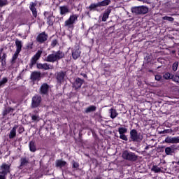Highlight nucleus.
<instances>
[{"instance_id":"f257e3e1","label":"nucleus","mask_w":179,"mask_h":179,"mask_svg":"<svg viewBox=\"0 0 179 179\" xmlns=\"http://www.w3.org/2000/svg\"><path fill=\"white\" fill-rule=\"evenodd\" d=\"M64 56L65 54L60 50L57 52L54 51L46 57L45 61L46 62H56V61H59V59L64 58Z\"/></svg>"},{"instance_id":"2f4dec72","label":"nucleus","mask_w":179,"mask_h":179,"mask_svg":"<svg viewBox=\"0 0 179 179\" xmlns=\"http://www.w3.org/2000/svg\"><path fill=\"white\" fill-rule=\"evenodd\" d=\"M108 15H110V12L107 11L106 13H105L103 15L102 17V21L103 22H106V20H107V19H108Z\"/></svg>"},{"instance_id":"7c9ffc66","label":"nucleus","mask_w":179,"mask_h":179,"mask_svg":"<svg viewBox=\"0 0 179 179\" xmlns=\"http://www.w3.org/2000/svg\"><path fill=\"white\" fill-rule=\"evenodd\" d=\"M162 20H165V21L170 22H173V21H174V18L172 17H169V16H164V17H162Z\"/></svg>"},{"instance_id":"473e14b6","label":"nucleus","mask_w":179,"mask_h":179,"mask_svg":"<svg viewBox=\"0 0 179 179\" xmlns=\"http://www.w3.org/2000/svg\"><path fill=\"white\" fill-rule=\"evenodd\" d=\"M9 3L8 2V0H0V7L2 8V6H6V5H8Z\"/></svg>"},{"instance_id":"f03ea898","label":"nucleus","mask_w":179,"mask_h":179,"mask_svg":"<svg viewBox=\"0 0 179 179\" xmlns=\"http://www.w3.org/2000/svg\"><path fill=\"white\" fill-rule=\"evenodd\" d=\"M143 139V134H141V133H138L136 129H132V130H130V137L129 138V142L141 143Z\"/></svg>"},{"instance_id":"de8ad7c7","label":"nucleus","mask_w":179,"mask_h":179,"mask_svg":"<svg viewBox=\"0 0 179 179\" xmlns=\"http://www.w3.org/2000/svg\"><path fill=\"white\" fill-rule=\"evenodd\" d=\"M162 59L160 58V57H159V58L157 59V62H159V63L162 62Z\"/></svg>"},{"instance_id":"864d4df0","label":"nucleus","mask_w":179,"mask_h":179,"mask_svg":"<svg viewBox=\"0 0 179 179\" xmlns=\"http://www.w3.org/2000/svg\"><path fill=\"white\" fill-rule=\"evenodd\" d=\"M148 146L145 148V150H148Z\"/></svg>"},{"instance_id":"9d476101","label":"nucleus","mask_w":179,"mask_h":179,"mask_svg":"<svg viewBox=\"0 0 179 179\" xmlns=\"http://www.w3.org/2000/svg\"><path fill=\"white\" fill-rule=\"evenodd\" d=\"M38 69H44L45 71H48V69H52V66L45 63V64H37L36 65Z\"/></svg>"},{"instance_id":"a18cd8bd","label":"nucleus","mask_w":179,"mask_h":179,"mask_svg":"<svg viewBox=\"0 0 179 179\" xmlns=\"http://www.w3.org/2000/svg\"><path fill=\"white\" fill-rule=\"evenodd\" d=\"M0 179H6V176L0 173Z\"/></svg>"},{"instance_id":"09e8293b","label":"nucleus","mask_w":179,"mask_h":179,"mask_svg":"<svg viewBox=\"0 0 179 179\" xmlns=\"http://www.w3.org/2000/svg\"><path fill=\"white\" fill-rule=\"evenodd\" d=\"M56 44H57V41H52V45H55Z\"/></svg>"},{"instance_id":"ea45409f","label":"nucleus","mask_w":179,"mask_h":179,"mask_svg":"<svg viewBox=\"0 0 179 179\" xmlns=\"http://www.w3.org/2000/svg\"><path fill=\"white\" fill-rule=\"evenodd\" d=\"M44 16H45V17H52V13H51V12H45Z\"/></svg>"},{"instance_id":"5701e85b","label":"nucleus","mask_w":179,"mask_h":179,"mask_svg":"<svg viewBox=\"0 0 179 179\" xmlns=\"http://www.w3.org/2000/svg\"><path fill=\"white\" fill-rule=\"evenodd\" d=\"M118 132L120 135L125 134L128 132V129L125 127H119Z\"/></svg>"},{"instance_id":"39448f33","label":"nucleus","mask_w":179,"mask_h":179,"mask_svg":"<svg viewBox=\"0 0 179 179\" xmlns=\"http://www.w3.org/2000/svg\"><path fill=\"white\" fill-rule=\"evenodd\" d=\"M78 20V15H72L69 18L65 21L64 26L68 27V29H73V24Z\"/></svg>"},{"instance_id":"bb28decb","label":"nucleus","mask_w":179,"mask_h":179,"mask_svg":"<svg viewBox=\"0 0 179 179\" xmlns=\"http://www.w3.org/2000/svg\"><path fill=\"white\" fill-rule=\"evenodd\" d=\"M13 111V109H12V108H6L3 112V117H5V115H8V114H10V113H12Z\"/></svg>"},{"instance_id":"cd10ccee","label":"nucleus","mask_w":179,"mask_h":179,"mask_svg":"<svg viewBox=\"0 0 179 179\" xmlns=\"http://www.w3.org/2000/svg\"><path fill=\"white\" fill-rule=\"evenodd\" d=\"M99 8H100V6L98 3H92L90 6L89 8L90 9V10H92V9H96V10H99Z\"/></svg>"},{"instance_id":"4d7b16f0","label":"nucleus","mask_w":179,"mask_h":179,"mask_svg":"<svg viewBox=\"0 0 179 179\" xmlns=\"http://www.w3.org/2000/svg\"><path fill=\"white\" fill-rule=\"evenodd\" d=\"M48 23H49V24H51V23H52V22H50V21H48Z\"/></svg>"},{"instance_id":"c03bdc74","label":"nucleus","mask_w":179,"mask_h":179,"mask_svg":"<svg viewBox=\"0 0 179 179\" xmlns=\"http://www.w3.org/2000/svg\"><path fill=\"white\" fill-rule=\"evenodd\" d=\"M73 167H74V169H78V167H79V164H78V163L74 162L73 164Z\"/></svg>"},{"instance_id":"49530a36","label":"nucleus","mask_w":179,"mask_h":179,"mask_svg":"<svg viewBox=\"0 0 179 179\" xmlns=\"http://www.w3.org/2000/svg\"><path fill=\"white\" fill-rule=\"evenodd\" d=\"M110 118H113V108L110 109Z\"/></svg>"},{"instance_id":"603ef678","label":"nucleus","mask_w":179,"mask_h":179,"mask_svg":"<svg viewBox=\"0 0 179 179\" xmlns=\"http://www.w3.org/2000/svg\"><path fill=\"white\" fill-rule=\"evenodd\" d=\"M2 51H3V49H0V55H1V54H2Z\"/></svg>"},{"instance_id":"b1692460","label":"nucleus","mask_w":179,"mask_h":179,"mask_svg":"<svg viewBox=\"0 0 179 179\" xmlns=\"http://www.w3.org/2000/svg\"><path fill=\"white\" fill-rule=\"evenodd\" d=\"M97 108L95 106H90L86 108L85 113H92L93 111H96Z\"/></svg>"},{"instance_id":"79ce46f5","label":"nucleus","mask_w":179,"mask_h":179,"mask_svg":"<svg viewBox=\"0 0 179 179\" xmlns=\"http://www.w3.org/2000/svg\"><path fill=\"white\" fill-rule=\"evenodd\" d=\"M155 80L160 81L162 79V76H161V75H155Z\"/></svg>"},{"instance_id":"4c0bfd02","label":"nucleus","mask_w":179,"mask_h":179,"mask_svg":"<svg viewBox=\"0 0 179 179\" xmlns=\"http://www.w3.org/2000/svg\"><path fill=\"white\" fill-rule=\"evenodd\" d=\"M32 121H40V116L37 115H33L31 116Z\"/></svg>"},{"instance_id":"9b49d317","label":"nucleus","mask_w":179,"mask_h":179,"mask_svg":"<svg viewBox=\"0 0 179 179\" xmlns=\"http://www.w3.org/2000/svg\"><path fill=\"white\" fill-rule=\"evenodd\" d=\"M47 38H48V36H47V34L45 33H41L38 35L36 41L38 43H44V41H47Z\"/></svg>"},{"instance_id":"bf43d9fd","label":"nucleus","mask_w":179,"mask_h":179,"mask_svg":"<svg viewBox=\"0 0 179 179\" xmlns=\"http://www.w3.org/2000/svg\"><path fill=\"white\" fill-rule=\"evenodd\" d=\"M178 55H179V52H178Z\"/></svg>"},{"instance_id":"ddd939ff","label":"nucleus","mask_w":179,"mask_h":179,"mask_svg":"<svg viewBox=\"0 0 179 179\" xmlns=\"http://www.w3.org/2000/svg\"><path fill=\"white\" fill-rule=\"evenodd\" d=\"M165 153L168 156H172L173 154H175L174 145H170L169 147H166L165 148Z\"/></svg>"},{"instance_id":"c85d7f7f","label":"nucleus","mask_w":179,"mask_h":179,"mask_svg":"<svg viewBox=\"0 0 179 179\" xmlns=\"http://www.w3.org/2000/svg\"><path fill=\"white\" fill-rule=\"evenodd\" d=\"M99 5V8L100 6H107V5H108L110 3V0H103L100 3H98Z\"/></svg>"},{"instance_id":"6ab92c4d","label":"nucleus","mask_w":179,"mask_h":179,"mask_svg":"<svg viewBox=\"0 0 179 179\" xmlns=\"http://www.w3.org/2000/svg\"><path fill=\"white\" fill-rule=\"evenodd\" d=\"M40 75H41L40 73L37 71H34L31 73V80H38V79H40Z\"/></svg>"},{"instance_id":"3c124183","label":"nucleus","mask_w":179,"mask_h":179,"mask_svg":"<svg viewBox=\"0 0 179 179\" xmlns=\"http://www.w3.org/2000/svg\"><path fill=\"white\" fill-rule=\"evenodd\" d=\"M3 58H6V54L3 53Z\"/></svg>"},{"instance_id":"a211bd4d","label":"nucleus","mask_w":179,"mask_h":179,"mask_svg":"<svg viewBox=\"0 0 179 179\" xmlns=\"http://www.w3.org/2000/svg\"><path fill=\"white\" fill-rule=\"evenodd\" d=\"M17 129V125L14 126V127L11 129L9 134V138L13 139L16 136V131Z\"/></svg>"},{"instance_id":"393cba45","label":"nucleus","mask_w":179,"mask_h":179,"mask_svg":"<svg viewBox=\"0 0 179 179\" xmlns=\"http://www.w3.org/2000/svg\"><path fill=\"white\" fill-rule=\"evenodd\" d=\"M151 171L157 173H160L162 171V169L161 168H159V166H157V165H153V166L151 169Z\"/></svg>"},{"instance_id":"8fccbe9b","label":"nucleus","mask_w":179,"mask_h":179,"mask_svg":"<svg viewBox=\"0 0 179 179\" xmlns=\"http://www.w3.org/2000/svg\"><path fill=\"white\" fill-rule=\"evenodd\" d=\"M166 133V130H163L162 131H161V134H165Z\"/></svg>"},{"instance_id":"423d86ee","label":"nucleus","mask_w":179,"mask_h":179,"mask_svg":"<svg viewBox=\"0 0 179 179\" xmlns=\"http://www.w3.org/2000/svg\"><path fill=\"white\" fill-rule=\"evenodd\" d=\"M66 73L64 71H59L56 73V79L57 80V83H64L65 80H66Z\"/></svg>"},{"instance_id":"0eeeda50","label":"nucleus","mask_w":179,"mask_h":179,"mask_svg":"<svg viewBox=\"0 0 179 179\" xmlns=\"http://www.w3.org/2000/svg\"><path fill=\"white\" fill-rule=\"evenodd\" d=\"M41 54H43V51L38 50L36 53V55L31 58V63L29 64L31 68H33V65H36L37 61H38V59H40V57H41Z\"/></svg>"},{"instance_id":"412c9836","label":"nucleus","mask_w":179,"mask_h":179,"mask_svg":"<svg viewBox=\"0 0 179 179\" xmlns=\"http://www.w3.org/2000/svg\"><path fill=\"white\" fill-rule=\"evenodd\" d=\"M56 166L57 167H66V162L62 160H57L56 161Z\"/></svg>"},{"instance_id":"aec40b11","label":"nucleus","mask_w":179,"mask_h":179,"mask_svg":"<svg viewBox=\"0 0 179 179\" xmlns=\"http://www.w3.org/2000/svg\"><path fill=\"white\" fill-rule=\"evenodd\" d=\"M48 92V85L47 84H43L41 87V93L42 94H46Z\"/></svg>"},{"instance_id":"37998d69","label":"nucleus","mask_w":179,"mask_h":179,"mask_svg":"<svg viewBox=\"0 0 179 179\" xmlns=\"http://www.w3.org/2000/svg\"><path fill=\"white\" fill-rule=\"evenodd\" d=\"M118 114L115 112V110H113V119H115Z\"/></svg>"},{"instance_id":"6e6552de","label":"nucleus","mask_w":179,"mask_h":179,"mask_svg":"<svg viewBox=\"0 0 179 179\" xmlns=\"http://www.w3.org/2000/svg\"><path fill=\"white\" fill-rule=\"evenodd\" d=\"M10 166L9 164H3L0 168V174L3 176H7L8 173L10 171Z\"/></svg>"},{"instance_id":"f704fd0d","label":"nucleus","mask_w":179,"mask_h":179,"mask_svg":"<svg viewBox=\"0 0 179 179\" xmlns=\"http://www.w3.org/2000/svg\"><path fill=\"white\" fill-rule=\"evenodd\" d=\"M19 54H20V52H17L15 51V54L13 56V59H12L13 62H15V61L17 59V57H19Z\"/></svg>"},{"instance_id":"a19ab883","label":"nucleus","mask_w":179,"mask_h":179,"mask_svg":"<svg viewBox=\"0 0 179 179\" xmlns=\"http://www.w3.org/2000/svg\"><path fill=\"white\" fill-rule=\"evenodd\" d=\"M171 78L173 79V81H175L176 83H179V76H176L174 77H171Z\"/></svg>"},{"instance_id":"4be33fe9","label":"nucleus","mask_w":179,"mask_h":179,"mask_svg":"<svg viewBox=\"0 0 179 179\" xmlns=\"http://www.w3.org/2000/svg\"><path fill=\"white\" fill-rule=\"evenodd\" d=\"M30 10L32 12V15L34 17H37V9H36V7L34 6V3H32V4L30 6Z\"/></svg>"},{"instance_id":"2eb2a0df","label":"nucleus","mask_w":179,"mask_h":179,"mask_svg":"<svg viewBox=\"0 0 179 179\" xmlns=\"http://www.w3.org/2000/svg\"><path fill=\"white\" fill-rule=\"evenodd\" d=\"M82 85H83V80L80 78H77L73 84V86L76 90H78L82 87Z\"/></svg>"},{"instance_id":"f8f14e48","label":"nucleus","mask_w":179,"mask_h":179,"mask_svg":"<svg viewBox=\"0 0 179 179\" xmlns=\"http://www.w3.org/2000/svg\"><path fill=\"white\" fill-rule=\"evenodd\" d=\"M165 142L172 144L179 143V137H166Z\"/></svg>"},{"instance_id":"4468645a","label":"nucleus","mask_w":179,"mask_h":179,"mask_svg":"<svg viewBox=\"0 0 179 179\" xmlns=\"http://www.w3.org/2000/svg\"><path fill=\"white\" fill-rule=\"evenodd\" d=\"M59 10H60V15L62 16H65V15L69 13V7L67 6H62L59 7Z\"/></svg>"},{"instance_id":"7ed1b4c3","label":"nucleus","mask_w":179,"mask_h":179,"mask_svg":"<svg viewBox=\"0 0 179 179\" xmlns=\"http://www.w3.org/2000/svg\"><path fill=\"white\" fill-rule=\"evenodd\" d=\"M148 8L144 6H134L131 8V13L135 15H145L148 13Z\"/></svg>"},{"instance_id":"6e6d98bb","label":"nucleus","mask_w":179,"mask_h":179,"mask_svg":"<svg viewBox=\"0 0 179 179\" xmlns=\"http://www.w3.org/2000/svg\"><path fill=\"white\" fill-rule=\"evenodd\" d=\"M176 164L179 166V161H178V162H176Z\"/></svg>"},{"instance_id":"c9c22d12","label":"nucleus","mask_w":179,"mask_h":179,"mask_svg":"<svg viewBox=\"0 0 179 179\" xmlns=\"http://www.w3.org/2000/svg\"><path fill=\"white\" fill-rule=\"evenodd\" d=\"M178 62H175L173 64V66H172V68H173V71L174 72H176L178 69Z\"/></svg>"},{"instance_id":"72a5a7b5","label":"nucleus","mask_w":179,"mask_h":179,"mask_svg":"<svg viewBox=\"0 0 179 179\" xmlns=\"http://www.w3.org/2000/svg\"><path fill=\"white\" fill-rule=\"evenodd\" d=\"M163 78L165 79V80H169L171 78H172V77H171V73L167 72V73H165L164 75H163Z\"/></svg>"},{"instance_id":"5fc2aeb1","label":"nucleus","mask_w":179,"mask_h":179,"mask_svg":"<svg viewBox=\"0 0 179 179\" xmlns=\"http://www.w3.org/2000/svg\"><path fill=\"white\" fill-rule=\"evenodd\" d=\"M172 53L174 54L175 53V50H172Z\"/></svg>"},{"instance_id":"58836bf2","label":"nucleus","mask_w":179,"mask_h":179,"mask_svg":"<svg viewBox=\"0 0 179 179\" xmlns=\"http://www.w3.org/2000/svg\"><path fill=\"white\" fill-rule=\"evenodd\" d=\"M8 82V78H3L1 81H0V87L1 86H3V85H5V83H6Z\"/></svg>"},{"instance_id":"f3484780","label":"nucleus","mask_w":179,"mask_h":179,"mask_svg":"<svg viewBox=\"0 0 179 179\" xmlns=\"http://www.w3.org/2000/svg\"><path fill=\"white\" fill-rule=\"evenodd\" d=\"M81 52L79 49H73L72 50V57L74 59H78L80 57Z\"/></svg>"},{"instance_id":"a878e982","label":"nucleus","mask_w":179,"mask_h":179,"mask_svg":"<svg viewBox=\"0 0 179 179\" xmlns=\"http://www.w3.org/2000/svg\"><path fill=\"white\" fill-rule=\"evenodd\" d=\"M29 150L31 152H36V144L34 143V142L31 141L29 143Z\"/></svg>"},{"instance_id":"c756f323","label":"nucleus","mask_w":179,"mask_h":179,"mask_svg":"<svg viewBox=\"0 0 179 179\" xmlns=\"http://www.w3.org/2000/svg\"><path fill=\"white\" fill-rule=\"evenodd\" d=\"M29 163V160L26 158H22L21 159V164H20V168L23 167V166H26Z\"/></svg>"},{"instance_id":"1a4fd4ad","label":"nucleus","mask_w":179,"mask_h":179,"mask_svg":"<svg viewBox=\"0 0 179 179\" xmlns=\"http://www.w3.org/2000/svg\"><path fill=\"white\" fill-rule=\"evenodd\" d=\"M40 103H41V96L36 95L32 98L31 106L34 108L38 107V106H40Z\"/></svg>"},{"instance_id":"13d9d810","label":"nucleus","mask_w":179,"mask_h":179,"mask_svg":"<svg viewBox=\"0 0 179 179\" xmlns=\"http://www.w3.org/2000/svg\"><path fill=\"white\" fill-rule=\"evenodd\" d=\"M0 59H1V55H0Z\"/></svg>"},{"instance_id":"e433bc0d","label":"nucleus","mask_w":179,"mask_h":179,"mask_svg":"<svg viewBox=\"0 0 179 179\" xmlns=\"http://www.w3.org/2000/svg\"><path fill=\"white\" fill-rule=\"evenodd\" d=\"M120 138L124 141H128V136L126 134H120Z\"/></svg>"},{"instance_id":"20e7f679","label":"nucleus","mask_w":179,"mask_h":179,"mask_svg":"<svg viewBox=\"0 0 179 179\" xmlns=\"http://www.w3.org/2000/svg\"><path fill=\"white\" fill-rule=\"evenodd\" d=\"M122 158L129 162H136L138 160V155L135 152H131L129 151H124L122 154Z\"/></svg>"},{"instance_id":"dca6fc26","label":"nucleus","mask_w":179,"mask_h":179,"mask_svg":"<svg viewBox=\"0 0 179 179\" xmlns=\"http://www.w3.org/2000/svg\"><path fill=\"white\" fill-rule=\"evenodd\" d=\"M15 47H16V52H20L22 51V47H23V43L22 41L19 39H15Z\"/></svg>"}]
</instances>
